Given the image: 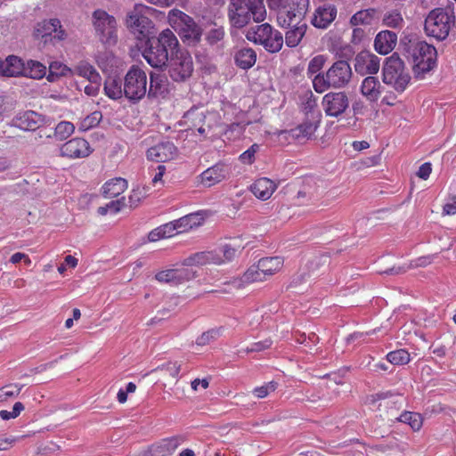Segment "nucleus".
<instances>
[{
    "mask_svg": "<svg viewBox=\"0 0 456 456\" xmlns=\"http://www.w3.org/2000/svg\"><path fill=\"white\" fill-rule=\"evenodd\" d=\"M180 50L175 35L167 28L159 37H148L142 55L151 67L162 69L167 66L171 55H175Z\"/></svg>",
    "mask_w": 456,
    "mask_h": 456,
    "instance_id": "f257e3e1",
    "label": "nucleus"
},
{
    "mask_svg": "<svg viewBox=\"0 0 456 456\" xmlns=\"http://www.w3.org/2000/svg\"><path fill=\"white\" fill-rule=\"evenodd\" d=\"M407 53L411 60L412 71L417 79L424 78L437 66V51L434 45L426 41H410Z\"/></svg>",
    "mask_w": 456,
    "mask_h": 456,
    "instance_id": "f03ea898",
    "label": "nucleus"
},
{
    "mask_svg": "<svg viewBox=\"0 0 456 456\" xmlns=\"http://www.w3.org/2000/svg\"><path fill=\"white\" fill-rule=\"evenodd\" d=\"M353 76L350 64L346 61H335L325 73L314 76V89L322 94L330 88L342 89L348 86Z\"/></svg>",
    "mask_w": 456,
    "mask_h": 456,
    "instance_id": "7ed1b4c3",
    "label": "nucleus"
},
{
    "mask_svg": "<svg viewBox=\"0 0 456 456\" xmlns=\"http://www.w3.org/2000/svg\"><path fill=\"white\" fill-rule=\"evenodd\" d=\"M411 77L404 61L395 53L385 59L382 67V81L396 93L403 94L408 87Z\"/></svg>",
    "mask_w": 456,
    "mask_h": 456,
    "instance_id": "20e7f679",
    "label": "nucleus"
},
{
    "mask_svg": "<svg viewBox=\"0 0 456 456\" xmlns=\"http://www.w3.org/2000/svg\"><path fill=\"white\" fill-rule=\"evenodd\" d=\"M168 22L184 43L195 45L200 41L201 28L183 12L176 9L171 10L168 13Z\"/></svg>",
    "mask_w": 456,
    "mask_h": 456,
    "instance_id": "39448f33",
    "label": "nucleus"
},
{
    "mask_svg": "<svg viewBox=\"0 0 456 456\" xmlns=\"http://www.w3.org/2000/svg\"><path fill=\"white\" fill-rule=\"evenodd\" d=\"M454 21L455 15L452 11L449 12L444 8H435L425 19L424 30L427 36L443 41L448 37Z\"/></svg>",
    "mask_w": 456,
    "mask_h": 456,
    "instance_id": "423d86ee",
    "label": "nucleus"
},
{
    "mask_svg": "<svg viewBox=\"0 0 456 456\" xmlns=\"http://www.w3.org/2000/svg\"><path fill=\"white\" fill-rule=\"evenodd\" d=\"M246 38L263 45L271 53H278L283 45L282 34L268 23L251 27L246 33Z\"/></svg>",
    "mask_w": 456,
    "mask_h": 456,
    "instance_id": "0eeeda50",
    "label": "nucleus"
},
{
    "mask_svg": "<svg viewBox=\"0 0 456 456\" xmlns=\"http://www.w3.org/2000/svg\"><path fill=\"white\" fill-rule=\"evenodd\" d=\"M265 11L255 8L252 3L247 0H231L228 17L231 25L236 28H241L248 25L251 19L259 22L265 19Z\"/></svg>",
    "mask_w": 456,
    "mask_h": 456,
    "instance_id": "6e6552de",
    "label": "nucleus"
},
{
    "mask_svg": "<svg viewBox=\"0 0 456 456\" xmlns=\"http://www.w3.org/2000/svg\"><path fill=\"white\" fill-rule=\"evenodd\" d=\"M146 72L137 65H132L124 77L125 97L132 103L139 102L147 93Z\"/></svg>",
    "mask_w": 456,
    "mask_h": 456,
    "instance_id": "1a4fd4ad",
    "label": "nucleus"
},
{
    "mask_svg": "<svg viewBox=\"0 0 456 456\" xmlns=\"http://www.w3.org/2000/svg\"><path fill=\"white\" fill-rule=\"evenodd\" d=\"M95 35L100 42L106 46L115 45L118 42L117 20L102 9L95 10L92 14Z\"/></svg>",
    "mask_w": 456,
    "mask_h": 456,
    "instance_id": "9d476101",
    "label": "nucleus"
},
{
    "mask_svg": "<svg viewBox=\"0 0 456 456\" xmlns=\"http://www.w3.org/2000/svg\"><path fill=\"white\" fill-rule=\"evenodd\" d=\"M309 0H286L279 10L277 20L281 27L305 23Z\"/></svg>",
    "mask_w": 456,
    "mask_h": 456,
    "instance_id": "9b49d317",
    "label": "nucleus"
},
{
    "mask_svg": "<svg viewBox=\"0 0 456 456\" xmlns=\"http://www.w3.org/2000/svg\"><path fill=\"white\" fill-rule=\"evenodd\" d=\"M168 74L175 82H184L191 77L193 71L192 58L188 52L180 50L171 55L167 61Z\"/></svg>",
    "mask_w": 456,
    "mask_h": 456,
    "instance_id": "f8f14e48",
    "label": "nucleus"
},
{
    "mask_svg": "<svg viewBox=\"0 0 456 456\" xmlns=\"http://www.w3.org/2000/svg\"><path fill=\"white\" fill-rule=\"evenodd\" d=\"M33 36L36 39L41 40L45 45L64 40L67 37L66 31L62 28L61 20L57 18L44 20L37 23Z\"/></svg>",
    "mask_w": 456,
    "mask_h": 456,
    "instance_id": "ddd939ff",
    "label": "nucleus"
},
{
    "mask_svg": "<svg viewBox=\"0 0 456 456\" xmlns=\"http://www.w3.org/2000/svg\"><path fill=\"white\" fill-rule=\"evenodd\" d=\"M349 98L345 91L329 92L323 97L322 105L328 117L341 118L349 109Z\"/></svg>",
    "mask_w": 456,
    "mask_h": 456,
    "instance_id": "4468645a",
    "label": "nucleus"
},
{
    "mask_svg": "<svg viewBox=\"0 0 456 456\" xmlns=\"http://www.w3.org/2000/svg\"><path fill=\"white\" fill-rule=\"evenodd\" d=\"M354 70L358 75H375L380 68V58L369 51L358 53L354 58Z\"/></svg>",
    "mask_w": 456,
    "mask_h": 456,
    "instance_id": "2eb2a0df",
    "label": "nucleus"
},
{
    "mask_svg": "<svg viewBox=\"0 0 456 456\" xmlns=\"http://www.w3.org/2000/svg\"><path fill=\"white\" fill-rule=\"evenodd\" d=\"M183 442V438L181 436L164 438L151 444L138 456H171Z\"/></svg>",
    "mask_w": 456,
    "mask_h": 456,
    "instance_id": "dca6fc26",
    "label": "nucleus"
},
{
    "mask_svg": "<svg viewBox=\"0 0 456 456\" xmlns=\"http://www.w3.org/2000/svg\"><path fill=\"white\" fill-rule=\"evenodd\" d=\"M44 117L33 110L17 113L11 120L12 126L24 131H35L44 124Z\"/></svg>",
    "mask_w": 456,
    "mask_h": 456,
    "instance_id": "f3484780",
    "label": "nucleus"
},
{
    "mask_svg": "<svg viewBox=\"0 0 456 456\" xmlns=\"http://www.w3.org/2000/svg\"><path fill=\"white\" fill-rule=\"evenodd\" d=\"M92 149L89 142L83 138H73L61 147V155L69 159H82L89 156Z\"/></svg>",
    "mask_w": 456,
    "mask_h": 456,
    "instance_id": "a211bd4d",
    "label": "nucleus"
},
{
    "mask_svg": "<svg viewBox=\"0 0 456 456\" xmlns=\"http://www.w3.org/2000/svg\"><path fill=\"white\" fill-rule=\"evenodd\" d=\"M168 81L164 74L151 71L146 95L149 100L165 99L169 93Z\"/></svg>",
    "mask_w": 456,
    "mask_h": 456,
    "instance_id": "6ab92c4d",
    "label": "nucleus"
},
{
    "mask_svg": "<svg viewBox=\"0 0 456 456\" xmlns=\"http://www.w3.org/2000/svg\"><path fill=\"white\" fill-rule=\"evenodd\" d=\"M195 277V273L188 268L167 269L158 272L155 279L161 283L178 285Z\"/></svg>",
    "mask_w": 456,
    "mask_h": 456,
    "instance_id": "aec40b11",
    "label": "nucleus"
},
{
    "mask_svg": "<svg viewBox=\"0 0 456 456\" xmlns=\"http://www.w3.org/2000/svg\"><path fill=\"white\" fill-rule=\"evenodd\" d=\"M177 154V148L171 142H162L147 151V159L157 163L169 161Z\"/></svg>",
    "mask_w": 456,
    "mask_h": 456,
    "instance_id": "412c9836",
    "label": "nucleus"
},
{
    "mask_svg": "<svg viewBox=\"0 0 456 456\" xmlns=\"http://www.w3.org/2000/svg\"><path fill=\"white\" fill-rule=\"evenodd\" d=\"M337 8L330 4H325L315 9L311 23L318 28H327L337 17Z\"/></svg>",
    "mask_w": 456,
    "mask_h": 456,
    "instance_id": "4be33fe9",
    "label": "nucleus"
},
{
    "mask_svg": "<svg viewBox=\"0 0 456 456\" xmlns=\"http://www.w3.org/2000/svg\"><path fill=\"white\" fill-rule=\"evenodd\" d=\"M126 23L134 34L138 33V38L147 40L148 37H151V29L153 28L152 21L146 16L138 13H132L128 15Z\"/></svg>",
    "mask_w": 456,
    "mask_h": 456,
    "instance_id": "5701e85b",
    "label": "nucleus"
},
{
    "mask_svg": "<svg viewBox=\"0 0 456 456\" xmlns=\"http://www.w3.org/2000/svg\"><path fill=\"white\" fill-rule=\"evenodd\" d=\"M229 175V167L224 163H217L202 172L200 177L202 183L210 187L225 180Z\"/></svg>",
    "mask_w": 456,
    "mask_h": 456,
    "instance_id": "b1692460",
    "label": "nucleus"
},
{
    "mask_svg": "<svg viewBox=\"0 0 456 456\" xmlns=\"http://www.w3.org/2000/svg\"><path fill=\"white\" fill-rule=\"evenodd\" d=\"M383 91L379 78L374 76H367L361 84L360 92L370 102H376Z\"/></svg>",
    "mask_w": 456,
    "mask_h": 456,
    "instance_id": "393cba45",
    "label": "nucleus"
},
{
    "mask_svg": "<svg viewBox=\"0 0 456 456\" xmlns=\"http://www.w3.org/2000/svg\"><path fill=\"white\" fill-rule=\"evenodd\" d=\"M397 42V35L390 30L379 32L374 39V49L377 53L386 55L393 51Z\"/></svg>",
    "mask_w": 456,
    "mask_h": 456,
    "instance_id": "a878e982",
    "label": "nucleus"
},
{
    "mask_svg": "<svg viewBox=\"0 0 456 456\" xmlns=\"http://www.w3.org/2000/svg\"><path fill=\"white\" fill-rule=\"evenodd\" d=\"M235 65L243 70L251 69L256 62V53L249 46L237 47L233 53Z\"/></svg>",
    "mask_w": 456,
    "mask_h": 456,
    "instance_id": "bb28decb",
    "label": "nucleus"
},
{
    "mask_svg": "<svg viewBox=\"0 0 456 456\" xmlns=\"http://www.w3.org/2000/svg\"><path fill=\"white\" fill-rule=\"evenodd\" d=\"M276 183L267 177L256 179L250 186L249 191L259 200H266L271 198L276 190Z\"/></svg>",
    "mask_w": 456,
    "mask_h": 456,
    "instance_id": "cd10ccee",
    "label": "nucleus"
},
{
    "mask_svg": "<svg viewBox=\"0 0 456 456\" xmlns=\"http://www.w3.org/2000/svg\"><path fill=\"white\" fill-rule=\"evenodd\" d=\"M127 188V181L116 177L107 181L102 187V193L105 198H114L120 195Z\"/></svg>",
    "mask_w": 456,
    "mask_h": 456,
    "instance_id": "c85d7f7f",
    "label": "nucleus"
},
{
    "mask_svg": "<svg viewBox=\"0 0 456 456\" xmlns=\"http://www.w3.org/2000/svg\"><path fill=\"white\" fill-rule=\"evenodd\" d=\"M321 118H311L305 117V119L292 130L293 135L297 138L309 139L314 135L317 127L319 126Z\"/></svg>",
    "mask_w": 456,
    "mask_h": 456,
    "instance_id": "c756f323",
    "label": "nucleus"
},
{
    "mask_svg": "<svg viewBox=\"0 0 456 456\" xmlns=\"http://www.w3.org/2000/svg\"><path fill=\"white\" fill-rule=\"evenodd\" d=\"M289 29L285 35V43L288 47H296L299 45L302 38L305 35L307 29V23H299L298 25L289 26Z\"/></svg>",
    "mask_w": 456,
    "mask_h": 456,
    "instance_id": "7c9ffc66",
    "label": "nucleus"
},
{
    "mask_svg": "<svg viewBox=\"0 0 456 456\" xmlns=\"http://www.w3.org/2000/svg\"><path fill=\"white\" fill-rule=\"evenodd\" d=\"M105 94L111 99H120L125 96L124 79L118 77H108L104 83Z\"/></svg>",
    "mask_w": 456,
    "mask_h": 456,
    "instance_id": "2f4dec72",
    "label": "nucleus"
},
{
    "mask_svg": "<svg viewBox=\"0 0 456 456\" xmlns=\"http://www.w3.org/2000/svg\"><path fill=\"white\" fill-rule=\"evenodd\" d=\"M284 260L281 256L263 257L258 261L259 270L265 276H272L283 266Z\"/></svg>",
    "mask_w": 456,
    "mask_h": 456,
    "instance_id": "473e14b6",
    "label": "nucleus"
},
{
    "mask_svg": "<svg viewBox=\"0 0 456 456\" xmlns=\"http://www.w3.org/2000/svg\"><path fill=\"white\" fill-rule=\"evenodd\" d=\"M185 265H204L207 264H218L220 258L216 256V251L197 252L185 259Z\"/></svg>",
    "mask_w": 456,
    "mask_h": 456,
    "instance_id": "72a5a7b5",
    "label": "nucleus"
},
{
    "mask_svg": "<svg viewBox=\"0 0 456 456\" xmlns=\"http://www.w3.org/2000/svg\"><path fill=\"white\" fill-rule=\"evenodd\" d=\"M24 62L15 55H10L4 60V77L23 76Z\"/></svg>",
    "mask_w": 456,
    "mask_h": 456,
    "instance_id": "f704fd0d",
    "label": "nucleus"
},
{
    "mask_svg": "<svg viewBox=\"0 0 456 456\" xmlns=\"http://www.w3.org/2000/svg\"><path fill=\"white\" fill-rule=\"evenodd\" d=\"M302 110L307 118H322V113L317 105V97L311 91H308L305 95Z\"/></svg>",
    "mask_w": 456,
    "mask_h": 456,
    "instance_id": "c9c22d12",
    "label": "nucleus"
},
{
    "mask_svg": "<svg viewBox=\"0 0 456 456\" xmlns=\"http://www.w3.org/2000/svg\"><path fill=\"white\" fill-rule=\"evenodd\" d=\"M23 76L41 79L46 76V67L38 61L28 60L24 63Z\"/></svg>",
    "mask_w": 456,
    "mask_h": 456,
    "instance_id": "e433bc0d",
    "label": "nucleus"
},
{
    "mask_svg": "<svg viewBox=\"0 0 456 456\" xmlns=\"http://www.w3.org/2000/svg\"><path fill=\"white\" fill-rule=\"evenodd\" d=\"M174 227L175 226L169 222L153 229L148 234L149 241L155 242L161 239L174 236L175 234Z\"/></svg>",
    "mask_w": 456,
    "mask_h": 456,
    "instance_id": "4c0bfd02",
    "label": "nucleus"
},
{
    "mask_svg": "<svg viewBox=\"0 0 456 456\" xmlns=\"http://www.w3.org/2000/svg\"><path fill=\"white\" fill-rule=\"evenodd\" d=\"M71 74V69L61 62L53 61L49 65V72L46 79L49 82H56L60 77Z\"/></svg>",
    "mask_w": 456,
    "mask_h": 456,
    "instance_id": "58836bf2",
    "label": "nucleus"
},
{
    "mask_svg": "<svg viewBox=\"0 0 456 456\" xmlns=\"http://www.w3.org/2000/svg\"><path fill=\"white\" fill-rule=\"evenodd\" d=\"M375 10L366 9L355 12L350 19L352 26L370 25L374 20Z\"/></svg>",
    "mask_w": 456,
    "mask_h": 456,
    "instance_id": "ea45409f",
    "label": "nucleus"
},
{
    "mask_svg": "<svg viewBox=\"0 0 456 456\" xmlns=\"http://www.w3.org/2000/svg\"><path fill=\"white\" fill-rule=\"evenodd\" d=\"M398 420L400 422L408 424L414 431L419 430L423 424L422 416L418 412L412 411L403 412L399 416Z\"/></svg>",
    "mask_w": 456,
    "mask_h": 456,
    "instance_id": "a19ab883",
    "label": "nucleus"
},
{
    "mask_svg": "<svg viewBox=\"0 0 456 456\" xmlns=\"http://www.w3.org/2000/svg\"><path fill=\"white\" fill-rule=\"evenodd\" d=\"M224 36V28L214 23V26L205 33V40L209 45H215L223 41Z\"/></svg>",
    "mask_w": 456,
    "mask_h": 456,
    "instance_id": "79ce46f5",
    "label": "nucleus"
},
{
    "mask_svg": "<svg viewBox=\"0 0 456 456\" xmlns=\"http://www.w3.org/2000/svg\"><path fill=\"white\" fill-rule=\"evenodd\" d=\"M195 217L196 215L191 214L183 217H181L177 220H174L173 222H170V224H172L175 226L174 231L175 234L183 232L196 225V222L192 221Z\"/></svg>",
    "mask_w": 456,
    "mask_h": 456,
    "instance_id": "37998d69",
    "label": "nucleus"
},
{
    "mask_svg": "<svg viewBox=\"0 0 456 456\" xmlns=\"http://www.w3.org/2000/svg\"><path fill=\"white\" fill-rule=\"evenodd\" d=\"M387 360L394 365H404L410 362L411 358L408 351L405 349H398L389 352L387 354Z\"/></svg>",
    "mask_w": 456,
    "mask_h": 456,
    "instance_id": "c03bdc74",
    "label": "nucleus"
},
{
    "mask_svg": "<svg viewBox=\"0 0 456 456\" xmlns=\"http://www.w3.org/2000/svg\"><path fill=\"white\" fill-rule=\"evenodd\" d=\"M77 70L80 76L86 77L93 84H98L101 79L99 73L89 63H81Z\"/></svg>",
    "mask_w": 456,
    "mask_h": 456,
    "instance_id": "a18cd8bd",
    "label": "nucleus"
},
{
    "mask_svg": "<svg viewBox=\"0 0 456 456\" xmlns=\"http://www.w3.org/2000/svg\"><path fill=\"white\" fill-rule=\"evenodd\" d=\"M238 248L232 246L231 244H224L220 248L219 251H216V256L220 258L221 262L217 265H222L226 262L232 261L236 254H237Z\"/></svg>",
    "mask_w": 456,
    "mask_h": 456,
    "instance_id": "49530a36",
    "label": "nucleus"
},
{
    "mask_svg": "<svg viewBox=\"0 0 456 456\" xmlns=\"http://www.w3.org/2000/svg\"><path fill=\"white\" fill-rule=\"evenodd\" d=\"M102 118V115L100 111H94L81 120L78 129L81 131L90 130L99 125Z\"/></svg>",
    "mask_w": 456,
    "mask_h": 456,
    "instance_id": "de8ad7c7",
    "label": "nucleus"
},
{
    "mask_svg": "<svg viewBox=\"0 0 456 456\" xmlns=\"http://www.w3.org/2000/svg\"><path fill=\"white\" fill-rule=\"evenodd\" d=\"M75 126L72 123L68 121L60 122L54 129V136L59 141L67 139L73 132Z\"/></svg>",
    "mask_w": 456,
    "mask_h": 456,
    "instance_id": "09e8293b",
    "label": "nucleus"
},
{
    "mask_svg": "<svg viewBox=\"0 0 456 456\" xmlns=\"http://www.w3.org/2000/svg\"><path fill=\"white\" fill-rule=\"evenodd\" d=\"M266 278L259 270V265L250 266L243 274V281L246 282L262 281Z\"/></svg>",
    "mask_w": 456,
    "mask_h": 456,
    "instance_id": "8fccbe9b",
    "label": "nucleus"
},
{
    "mask_svg": "<svg viewBox=\"0 0 456 456\" xmlns=\"http://www.w3.org/2000/svg\"><path fill=\"white\" fill-rule=\"evenodd\" d=\"M383 23L390 28H400L403 23V19L399 12L391 11L385 14Z\"/></svg>",
    "mask_w": 456,
    "mask_h": 456,
    "instance_id": "3c124183",
    "label": "nucleus"
},
{
    "mask_svg": "<svg viewBox=\"0 0 456 456\" xmlns=\"http://www.w3.org/2000/svg\"><path fill=\"white\" fill-rule=\"evenodd\" d=\"M325 63V58L323 55H317L314 57L308 63L307 67V76L312 77L314 75H317L321 73V69H322Z\"/></svg>",
    "mask_w": 456,
    "mask_h": 456,
    "instance_id": "603ef678",
    "label": "nucleus"
},
{
    "mask_svg": "<svg viewBox=\"0 0 456 456\" xmlns=\"http://www.w3.org/2000/svg\"><path fill=\"white\" fill-rule=\"evenodd\" d=\"M278 383L275 381H270L265 384H264L261 387H257L254 388L253 394L257 398H265L271 392H273L277 389Z\"/></svg>",
    "mask_w": 456,
    "mask_h": 456,
    "instance_id": "864d4df0",
    "label": "nucleus"
},
{
    "mask_svg": "<svg viewBox=\"0 0 456 456\" xmlns=\"http://www.w3.org/2000/svg\"><path fill=\"white\" fill-rule=\"evenodd\" d=\"M259 148L260 146L257 143L252 144L240 155L239 159L242 164L251 165L255 161V155L259 151Z\"/></svg>",
    "mask_w": 456,
    "mask_h": 456,
    "instance_id": "5fc2aeb1",
    "label": "nucleus"
},
{
    "mask_svg": "<svg viewBox=\"0 0 456 456\" xmlns=\"http://www.w3.org/2000/svg\"><path fill=\"white\" fill-rule=\"evenodd\" d=\"M330 264V256L328 255L316 256L311 259L307 267L312 273L317 271L320 267L328 265Z\"/></svg>",
    "mask_w": 456,
    "mask_h": 456,
    "instance_id": "6e6d98bb",
    "label": "nucleus"
},
{
    "mask_svg": "<svg viewBox=\"0 0 456 456\" xmlns=\"http://www.w3.org/2000/svg\"><path fill=\"white\" fill-rule=\"evenodd\" d=\"M22 386L10 385L0 389V402L6 401L9 397L18 396Z\"/></svg>",
    "mask_w": 456,
    "mask_h": 456,
    "instance_id": "4d7b16f0",
    "label": "nucleus"
},
{
    "mask_svg": "<svg viewBox=\"0 0 456 456\" xmlns=\"http://www.w3.org/2000/svg\"><path fill=\"white\" fill-rule=\"evenodd\" d=\"M273 345V340L271 338H266L263 341L255 342L250 345V346H248L244 351L247 354L253 353V352H261L265 349H268Z\"/></svg>",
    "mask_w": 456,
    "mask_h": 456,
    "instance_id": "13d9d810",
    "label": "nucleus"
},
{
    "mask_svg": "<svg viewBox=\"0 0 456 456\" xmlns=\"http://www.w3.org/2000/svg\"><path fill=\"white\" fill-rule=\"evenodd\" d=\"M219 336L218 330H209L204 333H202L197 339L196 343L199 346H205L208 344L210 341L216 339Z\"/></svg>",
    "mask_w": 456,
    "mask_h": 456,
    "instance_id": "bf43d9fd",
    "label": "nucleus"
},
{
    "mask_svg": "<svg viewBox=\"0 0 456 456\" xmlns=\"http://www.w3.org/2000/svg\"><path fill=\"white\" fill-rule=\"evenodd\" d=\"M145 196V192H142L141 190H133L131 195L129 196L128 202L129 207L134 208L138 206L141 199Z\"/></svg>",
    "mask_w": 456,
    "mask_h": 456,
    "instance_id": "052dcab7",
    "label": "nucleus"
},
{
    "mask_svg": "<svg viewBox=\"0 0 456 456\" xmlns=\"http://www.w3.org/2000/svg\"><path fill=\"white\" fill-rule=\"evenodd\" d=\"M161 370L167 371L172 377H176V376H178V374L180 372L181 365L176 362H169L164 364L161 367Z\"/></svg>",
    "mask_w": 456,
    "mask_h": 456,
    "instance_id": "680f3d73",
    "label": "nucleus"
},
{
    "mask_svg": "<svg viewBox=\"0 0 456 456\" xmlns=\"http://www.w3.org/2000/svg\"><path fill=\"white\" fill-rule=\"evenodd\" d=\"M431 172H432L431 163L425 162L424 164H422L419 167V168L417 172V175L423 180H427L429 177Z\"/></svg>",
    "mask_w": 456,
    "mask_h": 456,
    "instance_id": "e2e57ef3",
    "label": "nucleus"
},
{
    "mask_svg": "<svg viewBox=\"0 0 456 456\" xmlns=\"http://www.w3.org/2000/svg\"><path fill=\"white\" fill-rule=\"evenodd\" d=\"M107 205H108L109 210L111 213L117 214L125 206V198L122 197L119 200H112V201L109 202Z\"/></svg>",
    "mask_w": 456,
    "mask_h": 456,
    "instance_id": "0e129e2a",
    "label": "nucleus"
},
{
    "mask_svg": "<svg viewBox=\"0 0 456 456\" xmlns=\"http://www.w3.org/2000/svg\"><path fill=\"white\" fill-rule=\"evenodd\" d=\"M443 213L445 215L456 214V195L452 198L451 202H447L443 208Z\"/></svg>",
    "mask_w": 456,
    "mask_h": 456,
    "instance_id": "69168bd1",
    "label": "nucleus"
},
{
    "mask_svg": "<svg viewBox=\"0 0 456 456\" xmlns=\"http://www.w3.org/2000/svg\"><path fill=\"white\" fill-rule=\"evenodd\" d=\"M411 265L393 266L392 268L386 270L384 273L387 274H392V275L401 274V273H404L405 272H407L411 268Z\"/></svg>",
    "mask_w": 456,
    "mask_h": 456,
    "instance_id": "338daca9",
    "label": "nucleus"
},
{
    "mask_svg": "<svg viewBox=\"0 0 456 456\" xmlns=\"http://www.w3.org/2000/svg\"><path fill=\"white\" fill-rule=\"evenodd\" d=\"M22 259H25L26 262L28 264L30 263V259L28 258V256L24 254V253H20V252H17V253H14L11 258H10V262L12 263V264H18L20 263Z\"/></svg>",
    "mask_w": 456,
    "mask_h": 456,
    "instance_id": "774afa93",
    "label": "nucleus"
}]
</instances>
